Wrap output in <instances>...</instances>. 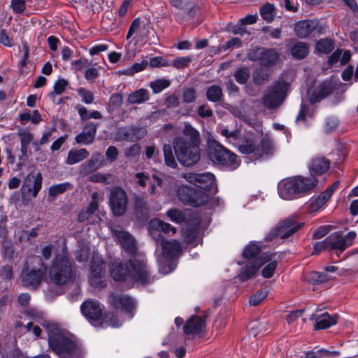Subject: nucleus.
I'll list each match as a JSON object with an SVG mask.
<instances>
[{
  "instance_id": "10",
  "label": "nucleus",
  "mask_w": 358,
  "mask_h": 358,
  "mask_svg": "<svg viewBox=\"0 0 358 358\" xmlns=\"http://www.w3.org/2000/svg\"><path fill=\"white\" fill-rule=\"evenodd\" d=\"M34 262L39 264L40 267L36 268L35 267L24 266L22 271L20 278L24 286L36 289L42 282L47 272V267L39 257H34Z\"/></svg>"
},
{
  "instance_id": "56",
  "label": "nucleus",
  "mask_w": 358,
  "mask_h": 358,
  "mask_svg": "<svg viewBox=\"0 0 358 358\" xmlns=\"http://www.w3.org/2000/svg\"><path fill=\"white\" fill-rule=\"evenodd\" d=\"M183 101L186 103H192L196 99V90L193 88L185 89L182 93Z\"/></svg>"
},
{
  "instance_id": "60",
  "label": "nucleus",
  "mask_w": 358,
  "mask_h": 358,
  "mask_svg": "<svg viewBox=\"0 0 358 358\" xmlns=\"http://www.w3.org/2000/svg\"><path fill=\"white\" fill-rule=\"evenodd\" d=\"M98 197L99 194L97 192L93 193L92 201L86 209L88 214H90L91 215H92L98 208Z\"/></svg>"
},
{
  "instance_id": "51",
  "label": "nucleus",
  "mask_w": 358,
  "mask_h": 358,
  "mask_svg": "<svg viewBox=\"0 0 358 358\" xmlns=\"http://www.w3.org/2000/svg\"><path fill=\"white\" fill-rule=\"evenodd\" d=\"M268 292L266 290H261L257 292L250 299V304L252 306H257L267 296Z\"/></svg>"
},
{
  "instance_id": "41",
  "label": "nucleus",
  "mask_w": 358,
  "mask_h": 358,
  "mask_svg": "<svg viewBox=\"0 0 358 358\" xmlns=\"http://www.w3.org/2000/svg\"><path fill=\"white\" fill-rule=\"evenodd\" d=\"M165 164L171 168H176L177 163L172 152V147L170 145H164L163 147Z\"/></svg>"
},
{
  "instance_id": "49",
  "label": "nucleus",
  "mask_w": 358,
  "mask_h": 358,
  "mask_svg": "<svg viewBox=\"0 0 358 358\" xmlns=\"http://www.w3.org/2000/svg\"><path fill=\"white\" fill-rule=\"evenodd\" d=\"M192 58L190 57H182L176 58L170 64L177 69H182L189 66Z\"/></svg>"
},
{
  "instance_id": "39",
  "label": "nucleus",
  "mask_w": 358,
  "mask_h": 358,
  "mask_svg": "<svg viewBox=\"0 0 358 358\" xmlns=\"http://www.w3.org/2000/svg\"><path fill=\"white\" fill-rule=\"evenodd\" d=\"M259 147L260 148V153L263 154L262 158L270 157L274 153L275 147L273 143L268 137L264 138Z\"/></svg>"
},
{
  "instance_id": "22",
  "label": "nucleus",
  "mask_w": 358,
  "mask_h": 358,
  "mask_svg": "<svg viewBox=\"0 0 358 358\" xmlns=\"http://www.w3.org/2000/svg\"><path fill=\"white\" fill-rule=\"evenodd\" d=\"M206 320L203 317L193 316L185 324L183 329L187 335L199 334L205 329Z\"/></svg>"
},
{
  "instance_id": "12",
  "label": "nucleus",
  "mask_w": 358,
  "mask_h": 358,
  "mask_svg": "<svg viewBox=\"0 0 358 358\" xmlns=\"http://www.w3.org/2000/svg\"><path fill=\"white\" fill-rule=\"evenodd\" d=\"M288 84L283 81H278L265 93L263 103L267 108L273 109L278 107L285 98Z\"/></svg>"
},
{
  "instance_id": "1",
  "label": "nucleus",
  "mask_w": 358,
  "mask_h": 358,
  "mask_svg": "<svg viewBox=\"0 0 358 358\" xmlns=\"http://www.w3.org/2000/svg\"><path fill=\"white\" fill-rule=\"evenodd\" d=\"M182 178L201 189H195L189 185H182L177 190L179 199L185 204L195 207L206 204L210 199V194L207 191L212 189L215 185V176L209 172L187 173L183 174Z\"/></svg>"
},
{
  "instance_id": "26",
  "label": "nucleus",
  "mask_w": 358,
  "mask_h": 358,
  "mask_svg": "<svg viewBox=\"0 0 358 358\" xmlns=\"http://www.w3.org/2000/svg\"><path fill=\"white\" fill-rule=\"evenodd\" d=\"M337 318L338 317L336 315H330L325 313L320 315H313L310 317V320H315V329H324L336 324Z\"/></svg>"
},
{
  "instance_id": "40",
  "label": "nucleus",
  "mask_w": 358,
  "mask_h": 358,
  "mask_svg": "<svg viewBox=\"0 0 358 358\" xmlns=\"http://www.w3.org/2000/svg\"><path fill=\"white\" fill-rule=\"evenodd\" d=\"M90 255V248L85 243H78V248L76 251V258L80 262H86Z\"/></svg>"
},
{
  "instance_id": "53",
  "label": "nucleus",
  "mask_w": 358,
  "mask_h": 358,
  "mask_svg": "<svg viewBox=\"0 0 358 358\" xmlns=\"http://www.w3.org/2000/svg\"><path fill=\"white\" fill-rule=\"evenodd\" d=\"M1 252L3 258L8 260L12 259L15 252L13 245L11 243H5Z\"/></svg>"
},
{
  "instance_id": "18",
  "label": "nucleus",
  "mask_w": 358,
  "mask_h": 358,
  "mask_svg": "<svg viewBox=\"0 0 358 358\" xmlns=\"http://www.w3.org/2000/svg\"><path fill=\"white\" fill-rule=\"evenodd\" d=\"M319 27V22L317 20H301L295 23L294 31L301 38L308 37Z\"/></svg>"
},
{
  "instance_id": "37",
  "label": "nucleus",
  "mask_w": 358,
  "mask_h": 358,
  "mask_svg": "<svg viewBox=\"0 0 358 358\" xmlns=\"http://www.w3.org/2000/svg\"><path fill=\"white\" fill-rule=\"evenodd\" d=\"M222 90L218 85H212L206 90V98L209 101H220L222 99Z\"/></svg>"
},
{
  "instance_id": "29",
  "label": "nucleus",
  "mask_w": 358,
  "mask_h": 358,
  "mask_svg": "<svg viewBox=\"0 0 358 358\" xmlns=\"http://www.w3.org/2000/svg\"><path fill=\"white\" fill-rule=\"evenodd\" d=\"M89 156L88 151L85 148L71 149L66 159V163L69 165L77 164L85 159Z\"/></svg>"
},
{
  "instance_id": "23",
  "label": "nucleus",
  "mask_w": 358,
  "mask_h": 358,
  "mask_svg": "<svg viewBox=\"0 0 358 358\" xmlns=\"http://www.w3.org/2000/svg\"><path fill=\"white\" fill-rule=\"evenodd\" d=\"M259 56L262 63L265 65L275 63L278 58V53L272 49L266 50L257 49L255 52H250L248 55L249 59L252 61L257 59Z\"/></svg>"
},
{
  "instance_id": "54",
  "label": "nucleus",
  "mask_w": 358,
  "mask_h": 358,
  "mask_svg": "<svg viewBox=\"0 0 358 358\" xmlns=\"http://www.w3.org/2000/svg\"><path fill=\"white\" fill-rule=\"evenodd\" d=\"M110 177L109 173H95L89 177V180L92 182L105 183Z\"/></svg>"
},
{
  "instance_id": "50",
  "label": "nucleus",
  "mask_w": 358,
  "mask_h": 358,
  "mask_svg": "<svg viewBox=\"0 0 358 358\" xmlns=\"http://www.w3.org/2000/svg\"><path fill=\"white\" fill-rule=\"evenodd\" d=\"M148 64L147 60H142L141 62L134 63L129 69L125 71V73L127 75H133L136 73L140 72L144 70Z\"/></svg>"
},
{
  "instance_id": "45",
  "label": "nucleus",
  "mask_w": 358,
  "mask_h": 358,
  "mask_svg": "<svg viewBox=\"0 0 358 358\" xmlns=\"http://www.w3.org/2000/svg\"><path fill=\"white\" fill-rule=\"evenodd\" d=\"M260 252L259 246L255 243H250L244 249L243 257L245 259H252Z\"/></svg>"
},
{
  "instance_id": "24",
  "label": "nucleus",
  "mask_w": 358,
  "mask_h": 358,
  "mask_svg": "<svg viewBox=\"0 0 358 358\" xmlns=\"http://www.w3.org/2000/svg\"><path fill=\"white\" fill-rule=\"evenodd\" d=\"M96 133V124L89 122L85 126L83 131L76 136L75 140L78 144L90 145L94 141Z\"/></svg>"
},
{
  "instance_id": "6",
  "label": "nucleus",
  "mask_w": 358,
  "mask_h": 358,
  "mask_svg": "<svg viewBox=\"0 0 358 358\" xmlns=\"http://www.w3.org/2000/svg\"><path fill=\"white\" fill-rule=\"evenodd\" d=\"M74 274L73 264L68 253L63 250L61 253L57 254L52 260L49 268V277L55 285H63L69 282Z\"/></svg>"
},
{
  "instance_id": "58",
  "label": "nucleus",
  "mask_w": 358,
  "mask_h": 358,
  "mask_svg": "<svg viewBox=\"0 0 358 358\" xmlns=\"http://www.w3.org/2000/svg\"><path fill=\"white\" fill-rule=\"evenodd\" d=\"M337 352H330L324 349L317 350V352H308L307 353V358H320L321 356H328L331 355H338Z\"/></svg>"
},
{
  "instance_id": "59",
  "label": "nucleus",
  "mask_w": 358,
  "mask_h": 358,
  "mask_svg": "<svg viewBox=\"0 0 358 358\" xmlns=\"http://www.w3.org/2000/svg\"><path fill=\"white\" fill-rule=\"evenodd\" d=\"M17 135L20 138L21 144L29 145L33 140V135L27 130H22Z\"/></svg>"
},
{
  "instance_id": "32",
  "label": "nucleus",
  "mask_w": 358,
  "mask_h": 358,
  "mask_svg": "<svg viewBox=\"0 0 358 358\" xmlns=\"http://www.w3.org/2000/svg\"><path fill=\"white\" fill-rule=\"evenodd\" d=\"M291 54L293 57L301 59L305 58L309 53V46L304 42H296L292 46Z\"/></svg>"
},
{
  "instance_id": "28",
  "label": "nucleus",
  "mask_w": 358,
  "mask_h": 358,
  "mask_svg": "<svg viewBox=\"0 0 358 358\" xmlns=\"http://www.w3.org/2000/svg\"><path fill=\"white\" fill-rule=\"evenodd\" d=\"M238 150L243 154H251L255 160L262 159V153H260V148L256 146L252 141H246L239 145Z\"/></svg>"
},
{
  "instance_id": "31",
  "label": "nucleus",
  "mask_w": 358,
  "mask_h": 358,
  "mask_svg": "<svg viewBox=\"0 0 358 358\" xmlns=\"http://www.w3.org/2000/svg\"><path fill=\"white\" fill-rule=\"evenodd\" d=\"M182 133L186 137L189 138L188 143L199 146L201 143L199 132L189 122L184 124Z\"/></svg>"
},
{
  "instance_id": "13",
  "label": "nucleus",
  "mask_w": 358,
  "mask_h": 358,
  "mask_svg": "<svg viewBox=\"0 0 358 358\" xmlns=\"http://www.w3.org/2000/svg\"><path fill=\"white\" fill-rule=\"evenodd\" d=\"M303 223H296L294 218L291 217L283 220L275 229L270 231L266 236L267 241H272L276 237L286 238L297 231Z\"/></svg>"
},
{
  "instance_id": "20",
  "label": "nucleus",
  "mask_w": 358,
  "mask_h": 358,
  "mask_svg": "<svg viewBox=\"0 0 358 358\" xmlns=\"http://www.w3.org/2000/svg\"><path fill=\"white\" fill-rule=\"evenodd\" d=\"M104 164V161L101 155L98 152L94 153L92 157L82 164L79 169L80 174L82 176L88 175L99 169Z\"/></svg>"
},
{
  "instance_id": "30",
  "label": "nucleus",
  "mask_w": 358,
  "mask_h": 358,
  "mask_svg": "<svg viewBox=\"0 0 358 358\" xmlns=\"http://www.w3.org/2000/svg\"><path fill=\"white\" fill-rule=\"evenodd\" d=\"M327 238L329 248L338 250L340 252H343L348 247L350 246V243H346L338 233L328 236Z\"/></svg>"
},
{
  "instance_id": "55",
  "label": "nucleus",
  "mask_w": 358,
  "mask_h": 358,
  "mask_svg": "<svg viewBox=\"0 0 358 358\" xmlns=\"http://www.w3.org/2000/svg\"><path fill=\"white\" fill-rule=\"evenodd\" d=\"M141 150V146L136 143L125 149L124 155L127 157H137L140 155Z\"/></svg>"
},
{
  "instance_id": "34",
  "label": "nucleus",
  "mask_w": 358,
  "mask_h": 358,
  "mask_svg": "<svg viewBox=\"0 0 358 358\" xmlns=\"http://www.w3.org/2000/svg\"><path fill=\"white\" fill-rule=\"evenodd\" d=\"M334 48V42L327 38H322L315 43V51L321 54H328Z\"/></svg>"
},
{
  "instance_id": "25",
  "label": "nucleus",
  "mask_w": 358,
  "mask_h": 358,
  "mask_svg": "<svg viewBox=\"0 0 358 358\" xmlns=\"http://www.w3.org/2000/svg\"><path fill=\"white\" fill-rule=\"evenodd\" d=\"M329 161L324 157H317L313 158L308 165L311 178H315V176L323 174L329 169Z\"/></svg>"
},
{
  "instance_id": "16",
  "label": "nucleus",
  "mask_w": 358,
  "mask_h": 358,
  "mask_svg": "<svg viewBox=\"0 0 358 358\" xmlns=\"http://www.w3.org/2000/svg\"><path fill=\"white\" fill-rule=\"evenodd\" d=\"M114 238L120 243L124 250L132 255L136 252V243L134 237L127 231L112 230Z\"/></svg>"
},
{
  "instance_id": "38",
  "label": "nucleus",
  "mask_w": 358,
  "mask_h": 358,
  "mask_svg": "<svg viewBox=\"0 0 358 358\" xmlns=\"http://www.w3.org/2000/svg\"><path fill=\"white\" fill-rule=\"evenodd\" d=\"M330 199L328 192H322L311 203L310 210L315 212L322 208L327 201Z\"/></svg>"
},
{
  "instance_id": "52",
  "label": "nucleus",
  "mask_w": 358,
  "mask_h": 358,
  "mask_svg": "<svg viewBox=\"0 0 358 358\" xmlns=\"http://www.w3.org/2000/svg\"><path fill=\"white\" fill-rule=\"evenodd\" d=\"M78 94L81 96L82 101L86 104H90L94 101V94L92 92L85 88H80L78 90Z\"/></svg>"
},
{
  "instance_id": "7",
  "label": "nucleus",
  "mask_w": 358,
  "mask_h": 358,
  "mask_svg": "<svg viewBox=\"0 0 358 358\" xmlns=\"http://www.w3.org/2000/svg\"><path fill=\"white\" fill-rule=\"evenodd\" d=\"M277 264V261L273 258L272 255L264 253L258 259L250 261L242 268L238 278L242 281L252 278L262 267V275L265 278H269L273 276Z\"/></svg>"
},
{
  "instance_id": "35",
  "label": "nucleus",
  "mask_w": 358,
  "mask_h": 358,
  "mask_svg": "<svg viewBox=\"0 0 358 358\" xmlns=\"http://www.w3.org/2000/svg\"><path fill=\"white\" fill-rule=\"evenodd\" d=\"M313 115V113L310 111L309 107L306 104L301 103L300 110L296 117V122L297 124L302 123L304 125H308V119L312 118Z\"/></svg>"
},
{
  "instance_id": "36",
  "label": "nucleus",
  "mask_w": 358,
  "mask_h": 358,
  "mask_svg": "<svg viewBox=\"0 0 358 358\" xmlns=\"http://www.w3.org/2000/svg\"><path fill=\"white\" fill-rule=\"evenodd\" d=\"M259 13L265 21L271 22L275 16V6L272 3H266L260 8Z\"/></svg>"
},
{
  "instance_id": "19",
  "label": "nucleus",
  "mask_w": 358,
  "mask_h": 358,
  "mask_svg": "<svg viewBox=\"0 0 358 358\" xmlns=\"http://www.w3.org/2000/svg\"><path fill=\"white\" fill-rule=\"evenodd\" d=\"M80 309L83 315L88 320L96 321L101 317L102 309L96 301H85L81 305Z\"/></svg>"
},
{
  "instance_id": "63",
  "label": "nucleus",
  "mask_w": 358,
  "mask_h": 358,
  "mask_svg": "<svg viewBox=\"0 0 358 358\" xmlns=\"http://www.w3.org/2000/svg\"><path fill=\"white\" fill-rule=\"evenodd\" d=\"M0 43L7 47H11L13 45V39L5 29L0 31Z\"/></svg>"
},
{
  "instance_id": "42",
  "label": "nucleus",
  "mask_w": 358,
  "mask_h": 358,
  "mask_svg": "<svg viewBox=\"0 0 358 358\" xmlns=\"http://www.w3.org/2000/svg\"><path fill=\"white\" fill-rule=\"evenodd\" d=\"M115 138L117 141H127L133 142L132 127H120L117 129Z\"/></svg>"
},
{
  "instance_id": "17",
  "label": "nucleus",
  "mask_w": 358,
  "mask_h": 358,
  "mask_svg": "<svg viewBox=\"0 0 358 358\" xmlns=\"http://www.w3.org/2000/svg\"><path fill=\"white\" fill-rule=\"evenodd\" d=\"M109 303L117 309H121L124 312L131 313L135 308V301L129 296L113 293L108 297Z\"/></svg>"
},
{
  "instance_id": "15",
  "label": "nucleus",
  "mask_w": 358,
  "mask_h": 358,
  "mask_svg": "<svg viewBox=\"0 0 358 358\" xmlns=\"http://www.w3.org/2000/svg\"><path fill=\"white\" fill-rule=\"evenodd\" d=\"M42 175L41 173L28 174L24 179L21 187V192L23 196L36 197L41 189Z\"/></svg>"
},
{
  "instance_id": "11",
  "label": "nucleus",
  "mask_w": 358,
  "mask_h": 358,
  "mask_svg": "<svg viewBox=\"0 0 358 358\" xmlns=\"http://www.w3.org/2000/svg\"><path fill=\"white\" fill-rule=\"evenodd\" d=\"M89 282L91 287L101 289L106 287V268L104 263L96 253H94L91 262Z\"/></svg>"
},
{
  "instance_id": "43",
  "label": "nucleus",
  "mask_w": 358,
  "mask_h": 358,
  "mask_svg": "<svg viewBox=\"0 0 358 358\" xmlns=\"http://www.w3.org/2000/svg\"><path fill=\"white\" fill-rule=\"evenodd\" d=\"M72 187V185L70 182H66L57 185H54L49 188V194L52 196H55L58 194L64 193L69 189Z\"/></svg>"
},
{
  "instance_id": "27",
  "label": "nucleus",
  "mask_w": 358,
  "mask_h": 358,
  "mask_svg": "<svg viewBox=\"0 0 358 358\" xmlns=\"http://www.w3.org/2000/svg\"><path fill=\"white\" fill-rule=\"evenodd\" d=\"M334 89V86L331 81L326 80L320 85L316 90H315L310 97L311 103H314L320 101L327 96H328Z\"/></svg>"
},
{
  "instance_id": "48",
  "label": "nucleus",
  "mask_w": 358,
  "mask_h": 358,
  "mask_svg": "<svg viewBox=\"0 0 358 358\" xmlns=\"http://www.w3.org/2000/svg\"><path fill=\"white\" fill-rule=\"evenodd\" d=\"M249 70L245 67L239 69L234 73L236 80L240 84H245L249 78Z\"/></svg>"
},
{
  "instance_id": "5",
  "label": "nucleus",
  "mask_w": 358,
  "mask_h": 358,
  "mask_svg": "<svg viewBox=\"0 0 358 358\" xmlns=\"http://www.w3.org/2000/svg\"><path fill=\"white\" fill-rule=\"evenodd\" d=\"M315 178L295 176L281 180L278 185V192L284 200H294L312 192L317 185Z\"/></svg>"
},
{
  "instance_id": "4",
  "label": "nucleus",
  "mask_w": 358,
  "mask_h": 358,
  "mask_svg": "<svg viewBox=\"0 0 358 358\" xmlns=\"http://www.w3.org/2000/svg\"><path fill=\"white\" fill-rule=\"evenodd\" d=\"M110 274L115 281L134 280L141 284L153 280L143 261L130 259L129 264L123 265L119 259L114 260L110 266Z\"/></svg>"
},
{
  "instance_id": "64",
  "label": "nucleus",
  "mask_w": 358,
  "mask_h": 358,
  "mask_svg": "<svg viewBox=\"0 0 358 358\" xmlns=\"http://www.w3.org/2000/svg\"><path fill=\"white\" fill-rule=\"evenodd\" d=\"M135 208L140 210L141 213H145L148 211L147 203L143 198L136 196L135 198Z\"/></svg>"
},
{
  "instance_id": "14",
  "label": "nucleus",
  "mask_w": 358,
  "mask_h": 358,
  "mask_svg": "<svg viewBox=\"0 0 358 358\" xmlns=\"http://www.w3.org/2000/svg\"><path fill=\"white\" fill-rule=\"evenodd\" d=\"M127 196L125 191L119 187H113L110 194V205L113 214L122 215L126 210Z\"/></svg>"
},
{
  "instance_id": "9",
  "label": "nucleus",
  "mask_w": 358,
  "mask_h": 358,
  "mask_svg": "<svg viewBox=\"0 0 358 358\" xmlns=\"http://www.w3.org/2000/svg\"><path fill=\"white\" fill-rule=\"evenodd\" d=\"M208 155L210 160L217 164L235 169L238 166L236 155L215 141H209Z\"/></svg>"
},
{
  "instance_id": "47",
  "label": "nucleus",
  "mask_w": 358,
  "mask_h": 358,
  "mask_svg": "<svg viewBox=\"0 0 358 358\" xmlns=\"http://www.w3.org/2000/svg\"><path fill=\"white\" fill-rule=\"evenodd\" d=\"M169 219L176 223H181L185 220V215L178 209H171L166 213Z\"/></svg>"
},
{
  "instance_id": "8",
  "label": "nucleus",
  "mask_w": 358,
  "mask_h": 358,
  "mask_svg": "<svg viewBox=\"0 0 358 358\" xmlns=\"http://www.w3.org/2000/svg\"><path fill=\"white\" fill-rule=\"evenodd\" d=\"M173 148L178 162L184 166H192L200 159L199 146L188 143L184 137H176L173 141Z\"/></svg>"
},
{
  "instance_id": "3",
  "label": "nucleus",
  "mask_w": 358,
  "mask_h": 358,
  "mask_svg": "<svg viewBox=\"0 0 358 358\" xmlns=\"http://www.w3.org/2000/svg\"><path fill=\"white\" fill-rule=\"evenodd\" d=\"M148 231L156 244L161 245L162 257L158 258L160 263H162L164 258L171 259L180 254V243L176 240L166 241L163 235L170 231L172 234H176V227L159 219H152L149 223Z\"/></svg>"
},
{
  "instance_id": "62",
  "label": "nucleus",
  "mask_w": 358,
  "mask_h": 358,
  "mask_svg": "<svg viewBox=\"0 0 358 358\" xmlns=\"http://www.w3.org/2000/svg\"><path fill=\"white\" fill-rule=\"evenodd\" d=\"M329 248V239L326 238L320 242H316L313 245V254H317L323 250Z\"/></svg>"
},
{
  "instance_id": "46",
  "label": "nucleus",
  "mask_w": 358,
  "mask_h": 358,
  "mask_svg": "<svg viewBox=\"0 0 358 358\" xmlns=\"http://www.w3.org/2000/svg\"><path fill=\"white\" fill-rule=\"evenodd\" d=\"M169 85L170 81L166 79H158L151 82L150 84V87L155 94L161 92L163 90L166 89Z\"/></svg>"
},
{
  "instance_id": "21",
  "label": "nucleus",
  "mask_w": 358,
  "mask_h": 358,
  "mask_svg": "<svg viewBox=\"0 0 358 358\" xmlns=\"http://www.w3.org/2000/svg\"><path fill=\"white\" fill-rule=\"evenodd\" d=\"M148 31L146 26L140 18H136L131 22L127 34V39L128 40L134 35V39L136 42L143 41L147 36Z\"/></svg>"
},
{
  "instance_id": "33",
  "label": "nucleus",
  "mask_w": 358,
  "mask_h": 358,
  "mask_svg": "<svg viewBox=\"0 0 358 358\" xmlns=\"http://www.w3.org/2000/svg\"><path fill=\"white\" fill-rule=\"evenodd\" d=\"M149 99V92L145 89H140L131 93L127 98L129 103H141Z\"/></svg>"
},
{
  "instance_id": "57",
  "label": "nucleus",
  "mask_w": 358,
  "mask_h": 358,
  "mask_svg": "<svg viewBox=\"0 0 358 358\" xmlns=\"http://www.w3.org/2000/svg\"><path fill=\"white\" fill-rule=\"evenodd\" d=\"M132 127V136L133 142L143 138L147 134V130L145 127Z\"/></svg>"
},
{
  "instance_id": "44",
  "label": "nucleus",
  "mask_w": 358,
  "mask_h": 358,
  "mask_svg": "<svg viewBox=\"0 0 358 358\" xmlns=\"http://www.w3.org/2000/svg\"><path fill=\"white\" fill-rule=\"evenodd\" d=\"M67 85L68 82L64 79L57 80L54 84L53 91L49 94V97L54 100L56 94L59 95L64 92Z\"/></svg>"
},
{
  "instance_id": "2",
  "label": "nucleus",
  "mask_w": 358,
  "mask_h": 358,
  "mask_svg": "<svg viewBox=\"0 0 358 358\" xmlns=\"http://www.w3.org/2000/svg\"><path fill=\"white\" fill-rule=\"evenodd\" d=\"M50 348L60 358H81L83 352L74 337L55 325L47 328Z\"/></svg>"
},
{
  "instance_id": "61",
  "label": "nucleus",
  "mask_w": 358,
  "mask_h": 358,
  "mask_svg": "<svg viewBox=\"0 0 358 358\" xmlns=\"http://www.w3.org/2000/svg\"><path fill=\"white\" fill-rule=\"evenodd\" d=\"M10 6L15 13H21L25 9L24 0H11Z\"/></svg>"
}]
</instances>
